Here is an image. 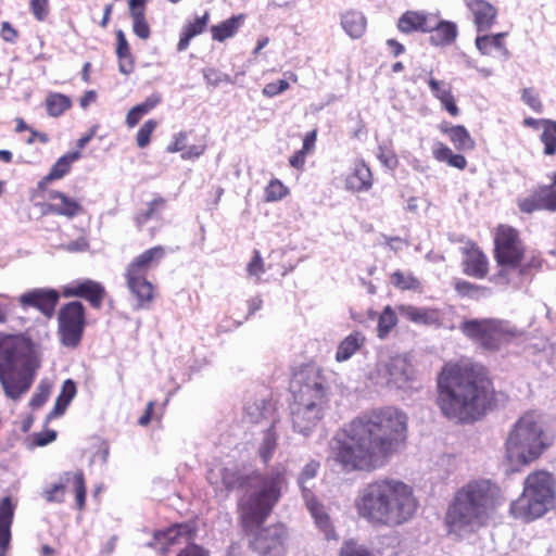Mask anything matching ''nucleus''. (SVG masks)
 I'll use <instances>...</instances> for the list:
<instances>
[{
	"label": "nucleus",
	"mask_w": 556,
	"mask_h": 556,
	"mask_svg": "<svg viewBox=\"0 0 556 556\" xmlns=\"http://www.w3.org/2000/svg\"><path fill=\"white\" fill-rule=\"evenodd\" d=\"M80 157L78 151L70 152L62 155L51 167L50 172L38 181L37 188L46 191L50 182L62 179L70 173L72 164Z\"/></svg>",
	"instance_id": "nucleus-28"
},
{
	"label": "nucleus",
	"mask_w": 556,
	"mask_h": 556,
	"mask_svg": "<svg viewBox=\"0 0 556 556\" xmlns=\"http://www.w3.org/2000/svg\"><path fill=\"white\" fill-rule=\"evenodd\" d=\"M243 18V14L233 15L217 25H213L211 27L212 39L218 42H223L226 39L233 37L239 30Z\"/></svg>",
	"instance_id": "nucleus-38"
},
{
	"label": "nucleus",
	"mask_w": 556,
	"mask_h": 556,
	"mask_svg": "<svg viewBox=\"0 0 556 556\" xmlns=\"http://www.w3.org/2000/svg\"><path fill=\"white\" fill-rule=\"evenodd\" d=\"M355 507L358 516L370 525L395 528L415 516L418 501L410 485L397 479L382 478L359 491Z\"/></svg>",
	"instance_id": "nucleus-4"
},
{
	"label": "nucleus",
	"mask_w": 556,
	"mask_h": 556,
	"mask_svg": "<svg viewBox=\"0 0 556 556\" xmlns=\"http://www.w3.org/2000/svg\"><path fill=\"white\" fill-rule=\"evenodd\" d=\"M86 326L85 306L79 301L64 304L58 313V333L62 344L75 348L80 343Z\"/></svg>",
	"instance_id": "nucleus-13"
},
{
	"label": "nucleus",
	"mask_w": 556,
	"mask_h": 556,
	"mask_svg": "<svg viewBox=\"0 0 556 556\" xmlns=\"http://www.w3.org/2000/svg\"><path fill=\"white\" fill-rule=\"evenodd\" d=\"M387 369L389 374V382L396 387H402L412 378L413 375L412 365L406 361V358L401 356L392 357L390 363L387 365Z\"/></svg>",
	"instance_id": "nucleus-34"
},
{
	"label": "nucleus",
	"mask_w": 556,
	"mask_h": 556,
	"mask_svg": "<svg viewBox=\"0 0 556 556\" xmlns=\"http://www.w3.org/2000/svg\"><path fill=\"white\" fill-rule=\"evenodd\" d=\"M62 295L64 298H81L89 302L93 308L99 309L102 306L106 291L100 282L85 279L63 287Z\"/></svg>",
	"instance_id": "nucleus-18"
},
{
	"label": "nucleus",
	"mask_w": 556,
	"mask_h": 556,
	"mask_svg": "<svg viewBox=\"0 0 556 556\" xmlns=\"http://www.w3.org/2000/svg\"><path fill=\"white\" fill-rule=\"evenodd\" d=\"M76 394V384L72 379H67L64 381L62 386V391L56 399L54 410L58 414L64 413L67 405L71 403L73 397Z\"/></svg>",
	"instance_id": "nucleus-47"
},
{
	"label": "nucleus",
	"mask_w": 556,
	"mask_h": 556,
	"mask_svg": "<svg viewBox=\"0 0 556 556\" xmlns=\"http://www.w3.org/2000/svg\"><path fill=\"white\" fill-rule=\"evenodd\" d=\"M243 418L253 425L265 420L270 421V425H276L278 421L277 405L270 396L251 399L244 406Z\"/></svg>",
	"instance_id": "nucleus-22"
},
{
	"label": "nucleus",
	"mask_w": 556,
	"mask_h": 556,
	"mask_svg": "<svg viewBox=\"0 0 556 556\" xmlns=\"http://www.w3.org/2000/svg\"><path fill=\"white\" fill-rule=\"evenodd\" d=\"M434 24V13L424 10H407L397 20L399 31L405 35L414 33H431Z\"/></svg>",
	"instance_id": "nucleus-23"
},
{
	"label": "nucleus",
	"mask_w": 556,
	"mask_h": 556,
	"mask_svg": "<svg viewBox=\"0 0 556 556\" xmlns=\"http://www.w3.org/2000/svg\"><path fill=\"white\" fill-rule=\"evenodd\" d=\"M407 432L406 413L394 406L374 408L334 433L328 460L344 473L374 472L405 447Z\"/></svg>",
	"instance_id": "nucleus-1"
},
{
	"label": "nucleus",
	"mask_w": 556,
	"mask_h": 556,
	"mask_svg": "<svg viewBox=\"0 0 556 556\" xmlns=\"http://www.w3.org/2000/svg\"><path fill=\"white\" fill-rule=\"evenodd\" d=\"M161 102V97L159 94H152L148 97L143 102L132 106L127 115H126V125L129 128L135 127L140 119L149 114L155 106H157Z\"/></svg>",
	"instance_id": "nucleus-39"
},
{
	"label": "nucleus",
	"mask_w": 556,
	"mask_h": 556,
	"mask_svg": "<svg viewBox=\"0 0 556 556\" xmlns=\"http://www.w3.org/2000/svg\"><path fill=\"white\" fill-rule=\"evenodd\" d=\"M157 127V122L155 119H148L144 122V124L139 128L137 136H136V142L137 146L141 149L148 147L151 141V136L153 131Z\"/></svg>",
	"instance_id": "nucleus-49"
},
{
	"label": "nucleus",
	"mask_w": 556,
	"mask_h": 556,
	"mask_svg": "<svg viewBox=\"0 0 556 556\" xmlns=\"http://www.w3.org/2000/svg\"><path fill=\"white\" fill-rule=\"evenodd\" d=\"M0 36L2 40L9 43H15L18 38V31L16 28L12 26L9 22H2L1 29H0Z\"/></svg>",
	"instance_id": "nucleus-60"
},
{
	"label": "nucleus",
	"mask_w": 556,
	"mask_h": 556,
	"mask_svg": "<svg viewBox=\"0 0 556 556\" xmlns=\"http://www.w3.org/2000/svg\"><path fill=\"white\" fill-rule=\"evenodd\" d=\"M49 202L43 205V214L64 216L73 219L84 213V206L79 200L67 195L59 190H50Z\"/></svg>",
	"instance_id": "nucleus-20"
},
{
	"label": "nucleus",
	"mask_w": 556,
	"mask_h": 556,
	"mask_svg": "<svg viewBox=\"0 0 556 556\" xmlns=\"http://www.w3.org/2000/svg\"><path fill=\"white\" fill-rule=\"evenodd\" d=\"M459 329L464 336L482 348L510 343L523 336V330L510 320L494 317L465 320Z\"/></svg>",
	"instance_id": "nucleus-12"
},
{
	"label": "nucleus",
	"mask_w": 556,
	"mask_h": 556,
	"mask_svg": "<svg viewBox=\"0 0 556 556\" xmlns=\"http://www.w3.org/2000/svg\"><path fill=\"white\" fill-rule=\"evenodd\" d=\"M247 270L250 276H260L264 273V263L258 251L254 252L253 257L248 264Z\"/></svg>",
	"instance_id": "nucleus-62"
},
{
	"label": "nucleus",
	"mask_w": 556,
	"mask_h": 556,
	"mask_svg": "<svg viewBox=\"0 0 556 556\" xmlns=\"http://www.w3.org/2000/svg\"><path fill=\"white\" fill-rule=\"evenodd\" d=\"M59 299L60 294L56 290L38 288L21 294L18 303L23 308L34 307L50 318L55 311Z\"/></svg>",
	"instance_id": "nucleus-19"
},
{
	"label": "nucleus",
	"mask_w": 556,
	"mask_h": 556,
	"mask_svg": "<svg viewBox=\"0 0 556 556\" xmlns=\"http://www.w3.org/2000/svg\"><path fill=\"white\" fill-rule=\"evenodd\" d=\"M556 503V477L546 469H534L522 483V492L510 504V514L523 522H532L552 510Z\"/></svg>",
	"instance_id": "nucleus-8"
},
{
	"label": "nucleus",
	"mask_w": 556,
	"mask_h": 556,
	"mask_svg": "<svg viewBox=\"0 0 556 556\" xmlns=\"http://www.w3.org/2000/svg\"><path fill=\"white\" fill-rule=\"evenodd\" d=\"M70 482H72L75 491L76 506L79 510H83L85 508L87 494L86 480L83 470L64 472L61 477L60 483L52 484L49 489L45 490V498L50 503H62L65 497L66 483Z\"/></svg>",
	"instance_id": "nucleus-14"
},
{
	"label": "nucleus",
	"mask_w": 556,
	"mask_h": 556,
	"mask_svg": "<svg viewBox=\"0 0 556 556\" xmlns=\"http://www.w3.org/2000/svg\"><path fill=\"white\" fill-rule=\"evenodd\" d=\"M29 10L38 22H43L50 14L49 0H29Z\"/></svg>",
	"instance_id": "nucleus-50"
},
{
	"label": "nucleus",
	"mask_w": 556,
	"mask_h": 556,
	"mask_svg": "<svg viewBox=\"0 0 556 556\" xmlns=\"http://www.w3.org/2000/svg\"><path fill=\"white\" fill-rule=\"evenodd\" d=\"M116 56L118 60V71L124 75H130L135 71V56L131 52L128 40L122 29L116 30Z\"/></svg>",
	"instance_id": "nucleus-32"
},
{
	"label": "nucleus",
	"mask_w": 556,
	"mask_h": 556,
	"mask_svg": "<svg viewBox=\"0 0 556 556\" xmlns=\"http://www.w3.org/2000/svg\"><path fill=\"white\" fill-rule=\"evenodd\" d=\"M391 283L399 290L402 291H417L420 289L421 283L417 277L412 273H404L402 270H395L390 276Z\"/></svg>",
	"instance_id": "nucleus-43"
},
{
	"label": "nucleus",
	"mask_w": 556,
	"mask_h": 556,
	"mask_svg": "<svg viewBox=\"0 0 556 556\" xmlns=\"http://www.w3.org/2000/svg\"><path fill=\"white\" fill-rule=\"evenodd\" d=\"M264 522L252 531L243 529L244 533L252 535L251 547L261 555H266L273 549L281 546L285 540L286 531L281 525H271L263 527Z\"/></svg>",
	"instance_id": "nucleus-16"
},
{
	"label": "nucleus",
	"mask_w": 556,
	"mask_h": 556,
	"mask_svg": "<svg viewBox=\"0 0 556 556\" xmlns=\"http://www.w3.org/2000/svg\"><path fill=\"white\" fill-rule=\"evenodd\" d=\"M176 556H210V552L197 543L185 546Z\"/></svg>",
	"instance_id": "nucleus-61"
},
{
	"label": "nucleus",
	"mask_w": 556,
	"mask_h": 556,
	"mask_svg": "<svg viewBox=\"0 0 556 556\" xmlns=\"http://www.w3.org/2000/svg\"><path fill=\"white\" fill-rule=\"evenodd\" d=\"M132 31L140 39L147 40L151 36V28L146 17L132 20Z\"/></svg>",
	"instance_id": "nucleus-57"
},
{
	"label": "nucleus",
	"mask_w": 556,
	"mask_h": 556,
	"mask_svg": "<svg viewBox=\"0 0 556 556\" xmlns=\"http://www.w3.org/2000/svg\"><path fill=\"white\" fill-rule=\"evenodd\" d=\"M397 309L403 317L414 324L427 326L440 324V313L435 308L399 305Z\"/></svg>",
	"instance_id": "nucleus-29"
},
{
	"label": "nucleus",
	"mask_w": 556,
	"mask_h": 556,
	"mask_svg": "<svg viewBox=\"0 0 556 556\" xmlns=\"http://www.w3.org/2000/svg\"><path fill=\"white\" fill-rule=\"evenodd\" d=\"M319 467H320V465H319V463L317 460H311L309 463H307L303 467V469H302V471H301V473L299 476V482L301 484H303L307 480H311L314 477H316Z\"/></svg>",
	"instance_id": "nucleus-59"
},
{
	"label": "nucleus",
	"mask_w": 556,
	"mask_h": 556,
	"mask_svg": "<svg viewBox=\"0 0 556 556\" xmlns=\"http://www.w3.org/2000/svg\"><path fill=\"white\" fill-rule=\"evenodd\" d=\"M365 337L363 333L355 331L348 336L340 344L339 348H362L365 344Z\"/></svg>",
	"instance_id": "nucleus-63"
},
{
	"label": "nucleus",
	"mask_w": 556,
	"mask_h": 556,
	"mask_svg": "<svg viewBox=\"0 0 556 556\" xmlns=\"http://www.w3.org/2000/svg\"><path fill=\"white\" fill-rule=\"evenodd\" d=\"M463 273L469 277L484 279L489 274V258L475 241H467L462 248Z\"/></svg>",
	"instance_id": "nucleus-17"
},
{
	"label": "nucleus",
	"mask_w": 556,
	"mask_h": 556,
	"mask_svg": "<svg viewBox=\"0 0 556 556\" xmlns=\"http://www.w3.org/2000/svg\"><path fill=\"white\" fill-rule=\"evenodd\" d=\"M501 488L488 479H477L459 488L450 503L444 525L448 533L475 530L486 525L501 504Z\"/></svg>",
	"instance_id": "nucleus-6"
},
{
	"label": "nucleus",
	"mask_w": 556,
	"mask_h": 556,
	"mask_svg": "<svg viewBox=\"0 0 556 556\" xmlns=\"http://www.w3.org/2000/svg\"><path fill=\"white\" fill-rule=\"evenodd\" d=\"M56 438L54 430H46L34 434V444L36 446H45L53 442Z\"/></svg>",
	"instance_id": "nucleus-64"
},
{
	"label": "nucleus",
	"mask_w": 556,
	"mask_h": 556,
	"mask_svg": "<svg viewBox=\"0 0 556 556\" xmlns=\"http://www.w3.org/2000/svg\"><path fill=\"white\" fill-rule=\"evenodd\" d=\"M546 435L534 412L525 413L514 425L505 443L509 462L529 465L548 448Z\"/></svg>",
	"instance_id": "nucleus-9"
},
{
	"label": "nucleus",
	"mask_w": 556,
	"mask_h": 556,
	"mask_svg": "<svg viewBox=\"0 0 556 556\" xmlns=\"http://www.w3.org/2000/svg\"><path fill=\"white\" fill-rule=\"evenodd\" d=\"M527 245L520 231L508 224H498L493 230V257L498 267L494 279L508 283L510 270L519 277H528L542 268L543 258L540 254L527 253Z\"/></svg>",
	"instance_id": "nucleus-7"
},
{
	"label": "nucleus",
	"mask_w": 556,
	"mask_h": 556,
	"mask_svg": "<svg viewBox=\"0 0 556 556\" xmlns=\"http://www.w3.org/2000/svg\"><path fill=\"white\" fill-rule=\"evenodd\" d=\"M478 34L488 33L497 21L498 10L488 0H464Z\"/></svg>",
	"instance_id": "nucleus-21"
},
{
	"label": "nucleus",
	"mask_w": 556,
	"mask_h": 556,
	"mask_svg": "<svg viewBox=\"0 0 556 556\" xmlns=\"http://www.w3.org/2000/svg\"><path fill=\"white\" fill-rule=\"evenodd\" d=\"M432 156L435 161L446 163L451 167L464 170L468 162L463 154L454 153L453 150L443 142H435L432 148Z\"/></svg>",
	"instance_id": "nucleus-35"
},
{
	"label": "nucleus",
	"mask_w": 556,
	"mask_h": 556,
	"mask_svg": "<svg viewBox=\"0 0 556 556\" xmlns=\"http://www.w3.org/2000/svg\"><path fill=\"white\" fill-rule=\"evenodd\" d=\"M372 186V174L369 166L359 161L346 178L348 189L356 192L367 191Z\"/></svg>",
	"instance_id": "nucleus-33"
},
{
	"label": "nucleus",
	"mask_w": 556,
	"mask_h": 556,
	"mask_svg": "<svg viewBox=\"0 0 556 556\" xmlns=\"http://www.w3.org/2000/svg\"><path fill=\"white\" fill-rule=\"evenodd\" d=\"M328 383L323 369L303 364L292 372L289 391L292 395L291 416L295 431L307 435L324 418L328 407Z\"/></svg>",
	"instance_id": "nucleus-5"
},
{
	"label": "nucleus",
	"mask_w": 556,
	"mask_h": 556,
	"mask_svg": "<svg viewBox=\"0 0 556 556\" xmlns=\"http://www.w3.org/2000/svg\"><path fill=\"white\" fill-rule=\"evenodd\" d=\"M289 193V188L281 180L273 178L264 189V200L267 203L278 202L287 198Z\"/></svg>",
	"instance_id": "nucleus-45"
},
{
	"label": "nucleus",
	"mask_w": 556,
	"mask_h": 556,
	"mask_svg": "<svg viewBox=\"0 0 556 556\" xmlns=\"http://www.w3.org/2000/svg\"><path fill=\"white\" fill-rule=\"evenodd\" d=\"M187 132L180 131L177 135H175L172 142L167 146V152L175 153V152H185L187 149Z\"/></svg>",
	"instance_id": "nucleus-58"
},
{
	"label": "nucleus",
	"mask_w": 556,
	"mask_h": 556,
	"mask_svg": "<svg viewBox=\"0 0 556 556\" xmlns=\"http://www.w3.org/2000/svg\"><path fill=\"white\" fill-rule=\"evenodd\" d=\"M167 200L162 195H155L150 202L147 203V207L134 216V222L138 229H141L151 219H157L166 208Z\"/></svg>",
	"instance_id": "nucleus-36"
},
{
	"label": "nucleus",
	"mask_w": 556,
	"mask_h": 556,
	"mask_svg": "<svg viewBox=\"0 0 556 556\" xmlns=\"http://www.w3.org/2000/svg\"><path fill=\"white\" fill-rule=\"evenodd\" d=\"M0 348H34L30 339L24 334H0Z\"/></svg>",
	"instance_id": "nucleus-48"
},
{
	"label": "nucleus",
	"mask_w": 556,
	"mask_h": 556,
	"mask_svg": "<svg viewBox=\"0 0 556 556\" xmlns=\"http://www.w3.org/2000/svg\"><path fill=\"white\" fill-rule=\"evenodd\" d=\"M342 27L352 38H359L366 30V21L355 12H348L342 17Z\"/></svg>",
	"instance_id": "nucleus-42"
},
{
	"label": "nucleus",
	"mask_w": 556,
	"mask_h": 556,
	"mask_svg": "<svg viewBox=\"0 0 556 556\" xmlns=\"http://www.w3.org/2000/svg\"><path fill=\"white\" fill-rule=\"evenodd\" d=\"M39 367L34 350H0V383L4 394L18 400L30 389Z\"/></svg>",
	"instance_id": "nucleus-10"
},
{
	"label": "nucleus",
	"mask_w": 556,
	"mask_h": 556,
	"mask_svg": "<svg viewBox=\"0 0 556 556\" xmlns=\"http://www.w3.org/2000/svg\"><path fill=\"white\" fill-rule=\"evenodd\" d=\"M208 17V13L205 12L201 17H197L193 22H189L184 26L177 43L178 51H185L189 47L190 40L205 30Z\"/></svg>",
	"instance_id": "nucleus-37"
},
{
	"label": "nucleus",
	"mask_w": 556,
	"mask_h": 556,
	"mask_svg": "<svg viewBox=\"0 0 556 556\" xmlns=\"http://www.w3.org/2000/svg\"><path fill=\"white\" fill-rule=\"evenodd\" d=\"M428 86L433 97L440 101L442 109L446 111L448 115L452 117L460 115V109L458 108L456 98L453 94L451 84L430 77Z\"/></svg>",
	"instance_id": "nucleus-25"
},
{
	"label": "nucleus",
	"mask_w": 556,
	"mask_h": 556,
	"mask_svg": "<svg viewBox=\"0 0 556 556\" xmlns=\"http://www.w3.org/2000/svg\"><path fill=\"white\" fill-rule=\"evenodd\" d=\"M165 256L162 245L152 247L134 257L125 269V280L130 292L136 296L138 306L150 307L154 299V286L147 276L152 267H155Z\"/></svg>",
	"instance_id": "nucleus-11"
},
{
	"label": "nucleus",
	"mask_w": 556,
	"mask_h": 556,
	"mask_svg": "<svg viewBox=\"0 0 556 556\" xmlns=\"http://www.w3.org/2000/svg\"><path fill=\"white\" fill-rule=\"evenodd\" d=\"M552 182L536 187L528 197L518 200V207L522 213L531 214L535 211L556 212V173L549 176Z\"/></svg>",
	"instance_id": "nucleus-15"
},
{
	"label": "nucleus",
	"mask_w": 556,
	"mask_h": 556,
	"mask_svg": "<svg viewBox=\"0 0 556 556\" xmlns=\"http://www.w3.org/2000/svg\"><path fill=\"white\" fill-rule=\"evenodd\" d=\"M397 324V316L394 309L387 305L378 317L377 333L380 339L389 336Z\"/></svg>",
	"instance_id": "nucleus-44"
},
{
	"label": "nucleus",
	"mask_w": 556,
	"mask_h": 556,
	"mask_svg": "<svg viewBox=\"0 0 556 556\" xmlns=\"http://www.w3.org/2000/svg\"><path fill=\"white\" fill-rule=\"evenodd\" d=\"M218 478L227 491L248 489L237 503L240 525L247 531L256 529L267 520L286 484V478L280 471L265 476L258 471L243 473L229 468L208 470L207 480L212 485H218Z\"/></svg>",
	"instance_id": "nucleus-3"
},
{
	"label": "nucleus",
	"mask_w": 556,
	"mask_h": 556,
	"mask_svg": "<svg viewBox=\"0 0 556 556\" xmlns=\"http://www.w3.org/2000/svg\"><path fill=\"white\" fill-rule=\"evenodd\" d=\"M15 507L10 496L0 501V556H4L11 542V526Z\"/></svg>",
	"instance_id": "nucleus-27"
},
{
	"label": "nucleus",
	"mask_w": 556,
	"mask_h": 556,
	"mask_svg": "<svg viewBox=\"0 0 556 556\" xmlns=\"http://www.w3.org/2000/svg\"><path fill=\"white\" fill-rule=\"evenodd\" d=\"M289 83L285 79L268 83L263 88V94L268 98L276 97L289 89Z\"/></svg>",
	"instance_id": "nucleus-55"
},
{
	"label": "nucleus",
	"mask_w": 556,
	"mask_h": 556,
	"mask_svg": "<svg viewBox=\"0 0 556 556\" xmlns=\"http://www.w3.org/2000/svg\"><path fill=\"white\" fill-rule=\"evenodd\" d=\"M72 108V100L68 96L59 92H51L46 98L47 113L52 117H59Z\"/></svg>",
	"instance_id": "nucleus-40"
},
{
	"label": "nucleus",
	"mask_w": 556,
	"mask_h": 556,
	"mask_svg": "<svg viewBox=\"0 0 556 556\" xmlns=\"http://www.w3.org/2000/svg\"><path fill=\"white\" fill-rule=\"evenodd\" d=\"M430 41L435 46H448L453 43L458 35L457 25L451 21L440 20L438 14H434V24L431 27Z\"/></svg>",
	"instance_id": "nucleus-31"
},
{
	"label": "nucleus",
	"mask_w": 556,
	"mask_h": 556,
	"mask_svg": "<svg viewBox=\"0 0 556 556\" xmlns=\"http://www.w3.org/2000/svg\"><path fill=\"white\" fill-rule=\"evenodd\" d=\"M317 516L318 517H317V519H315V522H316L317 527L324 532L325 538L327 540H337L338 535H337L336 530L331 523L329 515L326 513V514H321V515H317Z\"/></svg>",
	"instance_id": "nucleus-52"
},
{
	"label": "nucleus",
	"mask_w": 556,
	"mask_h": 556,
	"mask_svg": "<svg viewBox=\"0 0 556 556\" xmlns=\"http://www.w3.org/2000/svg\"><path fill=\"white\" fill-rule=\"evenodd\" d=\"M276 425H270L264 432L263 440L258 446V456L267 464L273 458L278 446V434L275 430Z\"/></svg>",
	"instance_id": "nucleus-41"
},
{
	"label": "nucleus",
	"mask_w": 556,
	"mask_h": 556,
	"mask_svg": "<svg viewBox=\"0 0 556 556\" xmlns=\"http://www.w3.org/2000/svg\"><path fill=\"white\" fill-rule=\"evenodd\" d=\"M203 76L206 83L213 87H217L222 84L230 83V77L227 74L222 73L217 68L207 67L203 70Z\"/></svg>",
	"instance_id": "nucleus-51"
},
{
	"label": "nucleus",
	"mask_w": 556,
	"mask_h": 556,
	"mask_svg": "<svg viewBox=\"0 0 556 556\" xmlns=\"http://www.w3.org/2000/svg\"><path fill=\"white\" fill-rule=\"evenodd\" d=\"M181 536H185L187 540H193L195 536V527L188 522L175 523L165 530H160L154 533V539L166 545L177 544Z\"/></svg>",
	"instance_id": "nucleus-30"
},
{
	"label": "nucleus",
	"mask_w": 556,
	"mask_h": 556,
	"mask_svg": "<svg viewBox=\"0 0 556 556\" xmlns=\"http://www.w3.org/2000/svg\"><path fill=\"white\" fill-rule=\"evenodd\" d=\"M507 31L496 34H478L475 39L477 50L485 56L509 58L510 52L506 46Z\"/></svg>",
	"instance_id": "nucleus-24"
},
{
	"label": "nucleus",
	"mask_w": 556,
	"mask_h": 556,
	"mask_svg": "<svg viewBox=\"0 0 556 556\" xmlns=\"http://www.w3.org/2000/svg\"><path fill=\"white\" fill-rule=\"evenodd\" d=\"M437 404L448 419L475 422L497 404V392L490 370L469 359L447 362L437 378Z\"/></svg>",
	"instance_id": "nucleus-2"
},
{
	"label": "nucleus",
	"mask_w": 556,
	"mask_h": 556,
	"mask_svg": "<svg viewBox=\"0 0 556 556\" xmlns=\"http://www.w3.org/2000/svg\"><path fill=\"white\" fill-rule=\"evenodd\" d=\"M455 291L462 296H472L483 290V287L470 281L458 279L454 283Z\"/></svg>",
	"instance_id": "nucleus-53"
},
{
	"label": "nucleus",
	"mask_w": 556,
	"mask_h": 556,
	"mask_svg": "<svg viewBox=\"0 0 556 556\" xmlns=\"http://www.w3.org/2000/svg\"><path fill=\"white\" fill-rule=\"evenodd\" d=\"M147 2L148 0H128L131 21L146 17Z\"/></svg>",
	"instance_id": "nucleus-56"
},
{
	"label": "nucleus",
	"mask_w": 556,
	"mask_h": 556,
	"mask_svg": "<svg viewBox=\"0 0 556 556\" xmlns=\"http://www.w3.org/2000/svg\"><path fill=\"white\" fill-rule=\"evenodd\" d=\"M521 99L534 112L541 113L543 111V104L540 100L539 94L534 91V89L525 88L522 90Z\"/></svg>",
	"instance_id": "nucleus-54"
},
{
	"label": "nucleus",
	"mask_w": 556,
	"mask_h": 556,
	"mask_svg": "<svg viewBox=\"0 0 556 556\" xmlns=\"http://www.w3.org/2000/svg\"><path fill=\"white\" fill-rule=\"evenodd\" d=\"M540 139L544 144V154L554 155L556 153V122L543 121Z\"/></svg>",
	"instance_id": "nucleus-46"
},
{
	"label": "nucleus",
	"mask_w": 556,
	"mask_h": 556,
	"mask_svg": "<svg viewBox=\"0 0 556 556\" xmlns=\"http://www.w3.org/2000/svg\"><path fill=\"white\" fill-rule=\"evenodd\" d=\"M438 128L448 137L456 150L466 152L475 149L476 141L465 126L442 122Z\"/></svg>",
	"instance_id": "nucleus-26"
}]
</instances>
